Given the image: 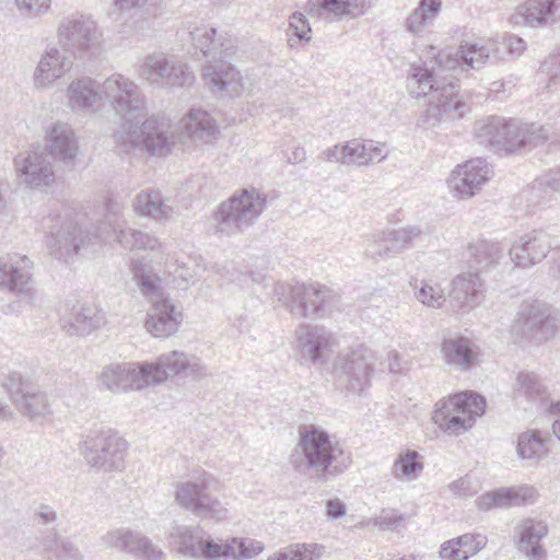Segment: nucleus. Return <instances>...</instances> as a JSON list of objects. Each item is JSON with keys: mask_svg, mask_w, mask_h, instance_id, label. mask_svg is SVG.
I'll return each instance as SVG.
<instances>
[{"mask_svg": "<svg viewBox=\"0 0 560 560\" xmlns=\"http://www.w3.org/2000/svg\"><path fill=\"white\" fill-rule=\"evenodd\" d=\"M14 172L21 184L33 189L51 187L56 180L50 156L45 151H24L14 160Z\"/></svg>", "mask_w": 560, "mask_h": 560, "instance_id": "obj_20", "label": "nucleus"}, {"mask_svg": "<svg viewBox=\"0 0 560 560\" xmlns=\"http://www.w3.org/2000/svg\"><path fill=\"white\" fill-rule=\"evenodd\" d=\"M294 560H318L322 558L325 547L319 544H291Z\"/></svg>", "mask_w": 560, "mask_h": 560, "instance_id": "obj_56", "label": "nucleus"}, {"mask_svg": "<svg viewBox=\"0 0 560 560\" xmlns=\"http://www.w3.org/2000/svg\"><path fill=\"white\" fill-rule=\"evenodd\" d=\"M560 192V170H549L537 177L529 187V199L546 203Z\"/></svg>", "mask_w": 560, "mask_h": 560, "instance_id": "obj_48", "label": "nucleus"}, {"mask_svg": "<svg viewBox=\"0 0 560 560\" xmlns=\"http://www.w3.org/2000/svg\"><path fill=\"white\" fill-rule=\"evenodd\" d=\"M497 43L493 40L462 42L454 56L445 51L436 52V47L429 46L425 57L433 58L431 68L412 65L408 77V89L413 97L429 95L427 109L419 118V126L432 128L442 120L463 117L465 104L460 102L458 91L452 83L439 82L443 71L480 70L488 61L495 58Z\"/></svg>", "mask_w": 560, "mask_h": 560, "instance_id": "obj_1", "label": "nucleus"}, {"mask_svg": "<svg viewBox=\"0 0 560 560\" xmlns=\"http://www.w3.org/2000/svg\"><path fill=\"white\" fill-rule=\"evenodd\" d=\"M406 520L407 516L405 514H400L395 510L383 509L370 523L382 530H395L402 526Z\"/></svg>", "mask_w": 560, "mask_h": 560, "instance_id": "obj_52", "label": "nucleus"}, {"mask_svg": "<svg viewBox=\"0 0 560 560\" xmlns=\"http://www.w3.org/2000/svg\"><path fill=\"white\" fill-rule=\"evenodd\" d=\"M540 71L553 82L560 73V54L550 55L540 66Z\"/></svg>", "mask_w": 560, "mask_h": 560, "instance_id": "obj_64", "label": "nucleus"}, {"mask_svg": "<svg viewBox=\"0 0 560 560\" xmlns=\"http://www.w3.org/2000/svg\"><path fill=\"white\" fill-rule=\"evenodd\" d=\"M205 85L220 97L240 96L243 92V80L240 71L226 59L210 60L203 67Z\"/></svg>", "mask_w": 560, "mask_h": 560, "instance_id": "obj_25", "label": "nucleus"}, {"mask_svg": "<svg viewBox=\"0 0 560 560\" xmlns=\"http://www.w3.org/2000/svg\"><path fill=\"white\" fill-rule=\"evenodd\" d=\"M444 361L454 369L466 371L474 365L479 357L478 346L470 339L456 336L446 338L441 343Z\"/></svg>", "mask_w": 560, "mask_h": 560, "instance_id": "obj_38", "label": "nucleus"}, {"mask_svg": "<svg viewBox=\"0 0 560 560\" xmlns=\"http://www.w3.org/2000/svg\"><path fill=\"white\" fill-rule=\"evenodd\" d=\"M33 261L25 255L0 257V289L19 295H33Z\"/></svg>", "mask_w": 560, "mask_h": 560, "instance_id": "obj_23", "label": "nucleus"}, {"mask_svg": "<svg viewBox=\"0 0 560 560\" xmlns=\"http://www.w3.org/2000/svg\"><path fill=\"white\" fill-rule=\"evenodd\" d=\"M512 25L545 27L560 22V0H526L510 15Z\"/></svg>", "mask_w": 560, "mask_h": 560, "instance_id": "obj_28", "label": "nucleus"}, {"mask_svg": "<svg viewBox=\"0 0 560 560\" xmlns=\"http://www.w3.org/2000/svg\"><path fill=\"white\" fill-rule=\"evenodd\" d=\"M376 354L360 345L341 351L332 364L334 374L343 382L348 390L361 394L369 385L374 372Z\"/></svg>", "mask_w": 560, "mask_h": 560, "instance_id": "obj_13", "label": "nucleus"}, {"mask_svg": "<svg viewBox=\"0 0 560 560\" xmlns=\"http://www.w3.org/2000/svg\"><path fill=\"white\" fill-rule=\"evenodd\" d=\"M514 390L518 395L534 399L542 393L544 385L534 372H520L516 376Z\"/></svg>", "mask_w": 560, "mask_h": 560, "instance_id": "obj_51", "label": "nucleus"}, {"mask_svg": "<svg viewBox=\"0 0 560 560\" xmlns=\"http://www.w3.org/2000/svg\"><path fill=\"white\" fill-rule=\"evenodd\" d=\"M343 156L342 164L365 166L366 160H364V143L363 140L352 139L343 143Z\"/></svg>", "mask_w": 560, "mask_h": 560, "instance_id": "obj_53", "label": "nucleus"}, {"mask_svg": "<svg viewBox=\"0 0 560 560\" xmlns=\"http://www.w3.org/2000/svg\"><path fill=\"white\" fill-rule=\"evenodd\" d=\"M364 143V160L366 165L382 162L387 153L385 152V144L378 143L373 140H363Z\"/></svg>", "mask_w": 560, "mask_h": 560, "instance_id": "obj_61", "label": "nucleus"}, {"mask_svg": "<svg viewBox=\"0 0 560 560\" xmlns=\"http://www.w3.org/2000/svg\"><path fill=\"white\" fill-rule=\"evenodd\" d=\"M97 382L100 387L113 394L142 390L150 386L144 361L107 364Z\"/></svg>", "mask_w": 560, "mask_h": 560, "instance_id": "obj_19", "label": "nucleus"}, {"mask_svg": "<svg viewBox=\"0 0 560 560\" xmlns=\"http://www.w3.org/2000/svg\"><path fill=\"white\" fill-rule=\"evenodd\" d=\"M166 268L168 273L173 275L176 279H182L186 282H189L194 278L190 268L184 261H178L176 259L175 261L167 262Z\"/></svg>", "mask_w": 560, "mask_h": 560, "instance_id": "obj_63", "label": "nucleus"}, {"mask_svg": "<svg viewBox=\"0 0 560 560\" xmlns=\"http://www.w3.org/2000/svg\"><path fill=\"white\" fill-rule=\"evenodd\" d=\"M75 58L59 45L48 46L40 55L33 72L36 90H49L71 71Z\"/></svg>", "mask_w": 560, "mask_h": 560, "instance_id": "obj_22", "label": "nucleus"}, {"mask_svg": "<svg viewBox=\"0 0 560 560\" xmlns=\"http://www.w3.org/2000/svg\"><path fill=\"white\" fill-rule=\"evenodd\" d=\"M102 33L89 15L72 13L61 19L57 27V44L74 58L96 50Z\"/></svg>", "mask_w": 560, "mask_h": 560, "instance_id": "obj_12", "label": "nucleus"}, {"mask_svg": "<svg viewBox=\"0 0 560 560\" xmlns=\"http://www.w3.org/2000/svg\"><path fill=\"white\" fill-rule=\"evenodd\" d=\"M289 32L299 39H310L307 34L311 32L307 20L304 14L295 12L291 15L289 22Z\"/></svg>", "mask_w": 560, "mask_h": 560, "instance_id": "obj_60", "label": "nucleus"}, {"mask_svg": "<svg viewBox=\"0 0 560 560\" xmlns=\"http://www.w3.org/2000/svg\"><path fill=\"white\" fill-rule=\"evenodd\" d=\"M441 0H420L417 8L407 16L405 28L419 36L430 26L441 12Z\"/></svg>", "mask_w": 560, "mask_h": 560, "instance_id": "obj_45", "label": "nucleus"}, {"mask_svg": "<svg viewBox=\"0 0 560 560\" xmlns=\"http://www.w3.org/2000/svg\"><path fill=\"white\" fill-rule=\"evenodd\" d=\"M266 206V196L256 188L234 194L215 212L214 234L222 237L243 233L259 219Z\"/></svg>", "mask_w": 560, "mask_h": 560, "instance_id": "obj_6", "label": "nucleus"}, {"mask_svg": "<svg viewBox=\"0 0 560 560\" xmlns=\"http://www.w3.org/2000/svg\"><path fill=\"white\" fill-rule=\"evenodd\" d=\"M335 347V336L325 326L301 324L294 330L292 348L301 363L322 365Z\"/></svg>", "mask_w": 560, "mask_h": 560, "instance_id": "obj_16", "label": "nucleus"}, {"mask_svg": "<svg viewBox=\"0 0 560 560\" xmlns=\"http://www.w3.org/2000/svg\"><path fill=\"white\" fill-rule=\"evenodd\" d=\"M448 296L453 307L468 314L485 300L483 281L478 271H464L451 281Z\"/></svg>", "mask_w": 560, "mask_h": 560, "instance_id": "obj_26", "label": "nucleus"}, {"mask_svg": "<svg viewBox=\"0 0 560 560\" xmlns=\"http://www.w3.org/2000/svg\"><path fill=\"white\" fill-rule=\"evenodd\" d=\"M207 532L199 525H184L173 522L168 532L170 544L182 556L198 557L201 540Z\"/></svg>", "mask_w": 560, "mask_h": 560, "instance_id": "obj_40", "label": "nucleus"}, {"mask_svg": "<svg viewBox=\"0 0 560 560\" xmlns=\"http://www.w3.org/2000/svg\"><path fill=\"white\" fill-rule=\"evenodd\" d=\"M55 540L58 560H83V555L73 540L68 537H61L57 533H55Z\"/></svg>", "mask_w": 560, "mask_h": 560, "instance_id": "obj_55", "label": "nucleus"}, {"mask_svg": "<svg viewBox=\"0 0 560 560\" xmlns=\"http://www.w3.org/2000/svg\"><path fill=\"white\" fill-rule=\"evenodd\" d=\"M102 109L107 106L122 121L147 115V97L141 86L130 77L114 72L100 81Z\"/></svg>", "mask_w": 560, "mask_h": 560, "instance_id": "obj_10", "label": "nucleus"}, {"mask_svg": "<svg viewBox=\"0 0 560 560\" xmlns=\"http://www.w3.org/2000/svg\"><path fill=\"white\" fill-rule=\"evenodd\" d=\"M559 324L558 313L541 301H524L516 314L513 331L523 337L549 339L555 336Z\"/></svg>", "mask_w": 560, "mask_h": 560, "instance_id": "obj_18", "label": "nucleus"}, {"mask_svg": "<svg viewBox=\"0 0 560 560\" xmlns=\"http://www.w3.org/2000/svg\"><path fill=\"white\" fill-rule=\"evenodd\" d=\"M144 364L150 386L160 385L182 373H187L195 380L208 375V368L199 358L178 350L162 353L156 361H144Z\"/></svg>", "mask_w": 560, "mask_h": 560, "instance_id": "obj_17", "label": "nucleus"}, {"mask_svg": "<svg viewBox=\"0 0 560 560\" xmlns=\"http://www.w3.org/2000/svg\"><path fill=\"white\" fill-rule=\"evenodd\" d=\"M450 491L459 498L472 497L477 490L472 488V482L468 476L462 477L448 485Z\"/></svg>", "mask_w": 560, "mask_h": 560, "instance_id": "obj_62", "label": "nucleus"}, {"mask_svg": "<svg viewBox=\"0 0 560 560\" xmlns=\"http://www.w3.org/2000/svg\"><path fill=\"white\" fill-rule=\"evenodd\" d=\"M182 320V311L165 299L152 303L147 312L144 327L154 338H167L177 332Z\"/></svg>", "mask_w": 560, "mask_h": 560, "instance_id": "obj_30", "label": "nucleus"}, {"mask_svg": "<svg viewBox=\"0 0 560 560\" xmlns=\"http://www.w3.org/2000/svg\"><path fill=\"white\" fill-rule=\"evenodd\" d=\"M190 42L210 60L230 59L236 51L232 39L217 38V30L208 25H200L189 31Z\"/></svg>", "mask_w": 560, "mask_h": 560, "instance_id": "obj_33", "label": "nucleus"}, {"mask_svg": "<svg viewBox=\"0 0 560 560\" xmlns=\"http://www.w3.org/2000/svg\"><path fill=\"white\" fill-rule=\"evenodd\" d=\"M439 557L441 560H468L467 555L459 547L456 537L441 545Z\"/></svg>", "mask_w": 560, "mask_h": 560, "instance_id": "obj_59", "label": "nucleus"}, {"mask_svg": "<svg viewBox=\"0 0 560 560\" xmlns=\"http://www.w3.org/2000/svg\"><path fill=\"white\" fill-rule=\"evenodd\" d=\"M409 287L412 290L415 300L428 308H441L446 302L443 289L429 280H420L412 277L409 280Z\"/></svg>", "mask_w": 560, "mask_h": 560, "instance_id": "obj_47", "label": "nucleus"}, {"mask_svg": "<svg viewBox=\"0 0 560 560\" xmlns=\"http://www.w3.org/2000/svg\"><path fill=\"white\" fill-rule=\"evenodd\" d=\"M490 171L482 159L458 165L451 174L448 186L454 197L468 199L489 179Z\"/></svg>", "mask_w": 560, "mask_h": 560, "instance_id": "obj_27", "label": "nucleus"}, {"mask_svg": "<svg viewBox=\"0 0 560 560\" xmlns=\"http://www.w3.org/2000/svg\"><path fill=\"white\" fill-rule=\"evenodd\" d=\"M456 539L468 559L485 549L488 544L487 536L480 533H466Z\"/></svg>", "mask_w": 560, "mask_h": 560, "instance_id": "obj_54", "label": "nucleus"}, {"mask_svg": "<svg viewBox=\"0 0 560 560\" xmlns=\"http://www.w3.org/2000/svg\"><path fill=\"white\" fill-rule=\"evenodd\" d=\"M475 135L480 144L500 156L537 147L549 138V131L544 126L498 116L477 121Z\"/></svg>", "mask_w": 560, "mask_h": 560, "instance_id": "obj_3", "label": "nucleus"}, {"mask_svg": "<svg viewBox=\"0 0 560 560\" xmlns=\"http://www.w3.org/2000/svg\"><path fill=\"white\" fill-rule=\"evenodd\" d=\"M486 409V399L472 393H459L436 404L433 422L450 435H459L470 429Z\"/></svg>", "mask_w": 560, "mask_h": 560, "instance_id": "obj_11", "label": "nucleus"}, {"mask_svg": "<svg viewBox=\"0 0 560 560\" xmlns=\"http://www.w3.org/2000/svg\"><path fill=\"white\" fill-rule=\"evenodd\" d=\"M78 142L72 128L65 122H55L46 132L45 152L63 163H72L78 154Z\"/></svg>", "mask_w": 560, "mask_h": 560, "instance_id": "obj_36", "label": "nucleus"}, {"mask_svg": "<svg viewBox=\"0 0 560 560\" xmlns=\"http://www.w3.org/2000/svg\"><path fill=\"white\" fill-rule=\"evenodd\" d=\"M67 106L73 112L97 114L102 112L100 81L81 75L73 79L66 89Z\"/></svg>", "mask_w": 560, "mask_h": 560, "instance_id": "obj_29", "label": "nucleus"}, {"mask_svg": "<svg viewBox=\"0 0 560 560\" xmlns=\"http://www.w3.org/2000/svg\"><path fill=\"white\" fill-rule=\"evenodd\" d=\"M273 295L298 318L325 317L340 302L338 294L319 283H278L273 289Z\"/></svg>", "mask_w": 560, "mask_h": 560, "instance_id": "obj_7", "label": "nucleus"}, {"mask_svg": "<svg viewBox=\"0 0 560 560\" xmlns=\"http://www.w3.org/2000/svg\"><path fill=\"white\" fill-rule=\"evenodd\" d=\"M135 210L139 215L155 221L170 220L174 214V208L155 190L139 192L135 199Z\"/></svg>", "mask_w": 560, "mask_h": 560, "instance_id": "obj_42", "label": "nucleus"}, {"mask_svg": "<svg viewBox=\"0 0 560 560\" xmlns=\"http://www.w3.org/2000/svg\"><path fill=\"white\" fill-rule=\"evenodd\" d=\"M389 232H381L372 235L364 247L365 257L378 262L386 259L392 253H396Z\"/></svg>", "mask_w": 560, "mask_h": 560, "instance_id": "obj_49", "label": "nucleus"}, {"mask_svg": "<svg viewBox=\"0 0 560 560\" xmlns=\"http://www.w3.org/2000/svg\"><path fill=\"white\" fill-rule=\"evenodd\" d=\"M130 270L140 293L151 303L167 299L162 287V279L144 258L132 260Z\"/></svg>", "mask_w": 560, "mask_h": 560, "instance_id": "obj_39", "label": "nucleus"}, {"mask_svg": "<svg viewBox=\"0 0 560 560\" xmlns=\"http://www.w3.org/2000/svg\"><path fill=\"white\" fill-rule=\"evenodd\" d=\"M289 463L300 475L323 485L346 471L352 459L335 435L322 428L308 425L299 430V441L290 454Z\"/></svg>", "mask_w": 560, "mask_h": 560, "instance_id": "obj_2", "label": "nucleus"}, {"mask_svg": "<svg viewBox=\"0 0 560 560\" xmlns=\"http://www.w3.org/2000/svg\"><path fill=\"white\" fill-rule=\"evenodd\" d=\"M112 235H115V240L122 248L130 252H153L162 248V244L155 235L141 230L121 225L117 232H110Z\"/></svg>", "mask_w": 560, "mask_h": 560, "instance_id": "obj_44", "label": "nucleus"}, {"mask_svg": "<svg viewBox=\"0 0 560 560\" xmlns=\"http://www.w3.org/2000/svg\"><path fill=\"white\" fill-rule=\"evenodd\" d=\"M138 73L153 88H182L194 81V73L186 63L168 58L163 52H152L141 59Z\"/></svg>", "mask_w": 560, "mask_h": 560, "instance_id": "obj_14", "label": "nucleus"}, {"mask_svg": "<svg viewBox=\"0 0 560 560\" xmlns=\"http://www.w3.org/2000/svg\"><path fill=\"white\" fill-rule=\"evenodd\" d=\"M370 5L369 0H310L306 10L313 16L342 20L363 15Z\"/></svg>", "mask_w": 560, "mask_h": 560, "instance_id": "obj_37", "label": "nucleus"}, {"mask_svg": "<svg viewBox=\"0 0 560 560\" xmlns=\"http://www.w3.org/2000/svg\"><path fill=\"white\" fill-rule=\"evenodd\" d=\"M102 545L110 550L147 560H159L163 551L144 534L128 527H118L101 537Z\"/></svg>", "mask_w": 560, "mask_h": 560, "instance_id": "obj_21", "label": "nucleus"}, {"mask_svg": "<svg viewBox=\"0 0 560 560\" xmlns=\"http://www.w3.org/2000/svg\"><path fill=\"white\" fill-rule=\"evenodd\" d=\"M122 210V203L110 200L107 205L105 218L96 233L83 231L73 220L62 222L60 228L56 232H51L47 240L50 255L65 262H69L81 248L92 245L97 241L107 242L110 237V232H117V229L122 225L120 220Z\"/></svg>", "mask_w": 560, "mask_h": 560, "instance_id": "obj_4", "label": "nucleus"}, {"mask_svg": "<svg viewBox=\"0 0 560 560\" xmlns=\"http://www.w3.org/2000/svg\"><path fill=\"white\" fill-rule=\"evenodd\" d=\"M105 324V315L96 305L77 303L65 320L63 330L69 336L84 337Z\"/></svg>", "mask_w": 560, "mask_h": 560, "instance_id": "obj_34", "label": "nucleus"}, {"mask_svg": "<svg viewBox=\"0 0 560 560\" xmlns=\"http://www.w3.org/2000/svg\"><path fill=\"white\" fill-rule=\"evenodd\" d=\"M548 441L539 430H526L520 433L515 446L517 458L527 463L528 466H537L549 455Z\"/></svg>", "mask_w": 560, "mask_h": 560, "instance_id": "obj_41", "label": "nucleus"}, {"mask_svg": "<svg viewBox=\"0 0 560 560\" xmlns=\"http://www.w3.org/2000/svg\"><path fill=\"white\" fill-rule=\"evenodd\" d=\"M551 249L550 234L542 230H533L513 241L509 255L515 267L526 269L541 262Z\"/></svg>", "mask_w": 560, "mask_h": 560, "instance_id": "obj_24", "label": "nucleus"}, {"mask_svg": "<svg viewBox=\"0 0 560 560\" xmlns=\"http://www.w3.org/2000/svg\"><path fill=\"white\" fill-rule=\"evenodd\" d=\"M423 470V457L415 450H404L394 460L390 474L398 481H413Z\"/></svg>", "mask_w": 560, "mask_h": 560, "instance_id": "obj_46", "label": "nucleus"}, {"mask_svg": "<svg viewBox=\"0 0 560 560\" xmlns=\"http://www.w3.org/2000/svg\"><path fill=\"white\" fill-rule=\"evenodd\" d=\"M178 130L184 137L201 143H207L219 135L217 120L209 112L201 108H191L182 117Z\"/></svg>", "mask_w": 560, "mask_h": 560, "instance_id": "obj_35", "label": "nucleus"}, {"mask_svg": "<svg viewBox=\"0 0 560 560\" xmlns=\"http://www.w3.org/2000/svg\"><path fill=\"white\" fill-rule=\"evenodd\" d=\"M122 121L113 137L119 153L147 151L152 155L165 156L175 144L173 126L167 119L147 118Z\"/></svg>", "mask_w": 560, "mask_h": 560, "instance_id": "obj_5", "label": "nucleus"}, {"mask_svg": "<svg viewBox=\"0 0 560 560\" xmlns=\"http://www.w3.org/2000/svg\"><path fill=\"white\" fill-rule=\"evenodd\" d=\"M128 442L110 428L89 430L79 444V451L88 465L97 471H120L125 467Z\"/></svg>", "mask_w": 560, "mask_h": 560, "instance_id": "obj_8", "label": "nucleus"}, {"mask_svg": "<svg viewBox=\"0 0 560 560\" xmlns=\"http://www.w3.org/2000/svg\"><path fill=\"white\" fill-rule=\"evenodd\" d=\"M503 247L498 242L478 240L467 247L468 262L475 271H481L499 262L503 256Z\"/></svg>", "mask_w": 560, "mask_h": 560, "instance_id": "obj_43", "label": "nucleus"}, {"mask_svg": "<svg viewBox=\"0 0 560 560\" xmlns=\"http://www.w3.org/2000/svg\"><path fill=\"white\" fill-rule=\"evenodd\" d=\"M199 555L209 560H217L222 557H230L228 555V542L224 545L218 544L213 540H208L206 537L201 540Z\"/></svg>", "mask_w": 560, "mask_h": 560, "instance_id": "obj_57", "label": "nucleus"}, {"mask_svg": "<svg viewBox=\"0 0 560 560\" xmlns=\"http://www.w3.org/2000/svg\"><path fill=\"white\" fill-rule=\"evenodd\" d=\"M388 232L396 253L411 247L424 234L423 230L418 225H406Z\"/></svg>", "mask_w": 560, "mask_h": 560, "instance_id": "obj_50", "label": "nucleus"}, {"mask_svg": "<svg viewBox=\"0 0 560 560\" xmlns=\"http://www.w3.org/2000/svg\"><path fill=\"white\" fill-rule=\"evenodd\" d=\"M18 9L22 14L37 16L48 11L50 0H15Z\"/></svg>", "mask_w": 560, "mask_h": 560, "instance_id": "obj_58", "label": "nucleus"}, {"mask_svg": "<svg viewBox=\"0 0 560 560\" xmlns=\"http://www.w3.org/2000/svg\"><path fill=\"white\" fill-rule=\"evenodd\" d=\"M2 385L22 416L35 419L51 412L47 393L30 377L19 372H11Z\"/></svg>", "mask_w": 560, "mask_h": 560, "instance_id": "obj_15", "label": "nucleus"}, {"mask_svg": "<svg viewBox=\"0 0 560 560\" xmlns=\"http://www.w3.org/2000/svg\"><path fill=\"white\" fill-rule=\"evenodd\" d=\"M214 478L202 472L191 479L180 481L175 488V502L197 517L222 523L229 517V509L211 493Z\"/></svg>", "mask_w": 560, "mask_h": 560, "instance_id": "obj_9", "label": "nucleus"}, {"mask_svg": "<svg viewBox=\"0 0 560 560\" xmlns=\"http://www.w3.org/2000/svg\"><path fill=\"white\" fill-rule=\"evenodd\" d=\"M535 495V489L529 486L500 488L482 493L476 499L475 504L479 511L488 512L492 509L524 505L532 501Z\"/></svg>", "mask_w": 560, "mask_h": 560, "instance_id": "obj_32", "label": "nucleus"}, {"mask_svg": "<svg viewBox=\"0 0 560 560\" xmlns=\"http://www.w3.org/2000/svg\"><path fill=\"white\" fill-rule=\"evenodd\" d=\"M545 522L535 518L522 520L514 528V539L518 551L529 560H546V551L540 540L548 535Z\"/></svg>", "mask_w": 560, "mask_h": 560, "instance_id": "obj_31", "label": "nucleus"}]
</instances>
